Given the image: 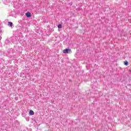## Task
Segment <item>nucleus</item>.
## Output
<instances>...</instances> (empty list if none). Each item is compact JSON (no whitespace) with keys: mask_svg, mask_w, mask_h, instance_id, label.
<instances>
[{"mask_svg":"<svg viewBox=\"0 0 131 131\" xmlns=\"http://www.w3.org/2000/svg\"><path fill=\"white\" fill-rule=\"evenodd\" d=\"M71 52V49H66L63 50V54H69Z\"/></svg>","mask_w":131,"mask_h":131,"instance_id":"obj_1","label":"nucleus"},{"mask_svg":"<svg viewBox=\"0 0 131 131\" xmlns=\"http://www.w3.org/2000/svg\"><path fill=\"white\" fill-rule=\"evenodd\" d=\"M8 26H10L11 27H12V26H13V23H12L11 21H9L8 22Z\"/></svg>","mask_w":131,"mask_h":131,"instance_id":"obj_4","label":"nucleus"},{"mask_svg":"<svg viewBox=\"0 0 131 131\" xmlns=\"http://www.w3.org/2000/svg\"><path fill=\"white\" fill-rule=\"evenodd\" d=\"M29 114L31 116L34 115V112H33V111L32 110H30L29 112Z\"/></svg>","mask_w":131,"mask_h":131,"instance_id":"obj_3","label":"nucleus"},{"mask_svg":"<svg viewBox=\"0 0 131 131\" xmlns=\"http://www.w3.org/2000/svg\"><path fill=\"white\" fill-rule=\"evenodd\" d=\"M58 28H59V29L62 28V25L59 24L58 26Z\"/></svg>","mask_w":131,"mask_h":131,"instance_id":"obj_6","label":"nucleus"},{"mask_svg":"<svg viewBox=\"0 0 131 131\" xmlns=\"http://www.w3.org/2000/svg\"><path fill=\"white\" fill-rule=\"evenodd\" d=\"M124 65H125V66H127V65H128V62H127V61L125 60L124 62Z\"/></svg>","mask_w":131,"mask_h":131,"instance_id":"obj_5","label":"nucleus"},{"mask_svg":"<svg viewBox=\"0 0 131 131\" xmlns=\"http://www.w3.org/2000/svg\"><path fill=\"white\" fill-rule=\"evenodd\" d=\"M26 15L27 16V17L28 18H29V17H31V13H30L29 12H27L26 13Z\"/></svg>","mask_w":131,"mask_h":131,"instance_id":"obj_2","label":"nucleus"}]
</instances>
